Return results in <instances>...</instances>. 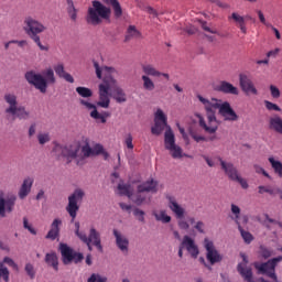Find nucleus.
Listing matches in <instances>:
<instances>
[{"instance_id":"393cba45","label":"nucleus","mask_w":282,"mask_h":282,"mask_svg":"<svg viewBox=\"0 0 282 282\" xmlns=\"http://www.w3.org/2000/svg\"><path fill=\"white\" fill-rule=\"evenodd\" d=\"M217 91H220L221 94H230L231 96H239V88L235 87L232 84L223 80L217 86Z\"/></svg>"},{"instance_id":"c85d7f7f","label":"nucleus","mask_w":282,"mask_h":282,"mask_svg":"<svg viewBox=\"0 0 282 282\" xmlns=\"http://www.w3.org/2000/svg\"><path fill=\"white\" fill-rule=\"evenodd\" d=\"M54 72L59 78H64L66 83H74V77L72 74L65 72V66L63 64H57L54 66Z\"/></svg>"},{"instance_id":"13d9d810","label":"nucleus","mask_w":282,"mask_h":282,"mask_svg":"<svg viewBox=\"0 0 282 282\" xmlns=\"http://www.w3.org/2000/svg\"><path fill=\"white\" fill-rule=\"evenodd\" d=\"M270 93L272 98H281V90H279V88L274 85L270 86Z\"/></svg>"},{"instance_id":"cd10ccee","label":"nucleus","mask_w":282,"mask_h":282,"mask_svg":"<svg viewBox=\"0 0 282 282\" xmlns=\"http://www.w3.org/2000/svg\"><path fill=\"white\" fill-rule=\"evenodd\" d=\"M269 129L280 133L282 135V118L279 115H275L269 119Z\"/></svg>"},{"instance_id":"774afa93","label":"nucleus","mask_w":282,"mask_h":282,"mask_svg":"<svg viewBox=\"0 0 282 282\" xmlns=\"http://www.w3.org/2000/svg\"><path fill=\"white\" fill-rule=\"evenodd\" d=\"M261 254L264 259H270L272 257V251L267 248L261 247Z\"/></svg>"},{"instance_id":"3c124183","label":"nucleus","mask_w":282,"mask_h":282,"mask_svg":"<svg viewBox=\"0 0 282 282\" xmlns=\"http://www.w3.org/2000/svg\"><path fill=\"white\" fill-rule=\"evenodd\" d=\"M3 265H10V268H13V270H19V264H17V262H14V260H12V258L10 257H4L3 261H2Z\"/></svg>"},{"instance_id":"37998d69","label":"nucleus","mask_w":282,"mask_h":282,"mask_svg":"<svg viewBox=\"0 0 282 282\" xmlns=\"http://www.w3.org/2000/svg\"><path fill=\"white\" fill-rule=\"evenodd\" d=\"M76 91L79 96H82V98H91L94 96L91 89L87 87L79 86L76 88Z\"/></svg>"},{"instance_id":"c756f323","label":"nucleus","mask_w":282,"mask_h":282,"mask_svg":"<svg viewBox=\"0 0 282 282\" xmlns=\"http://www.w3.org/2000/svg\"><path fill=\"white\" fill-rule=\"evenodd\" d=\"M229 19H232V21H235V23L238 25L242 34H248V28L246 26V18L239 15V13L237 12H234L231 13V17H229Z\"/></svg>"},{"instance_id":"f8f14e48","label":"nucleus","mask_w":282,"mask_h":282,"mask_svg":"<svg viewBox=\"0 0 282 282\" xmlns=\"http://www.w3.org/2000/svg\"><path fill=\"white\" fill-rule=\"evenodd\" d=\"M63 158H66L68 162H72V160H76L77 166H83V164H85V156H83V147L80 145L64 147Z\"/></svg>"},{"instance_id":"5fc2aeb1","label":"nucleus","mask_w":282,"mask_h":282,"mask_svg":"<svg viewBox=\"0 0 282 282\" xmlns=\"http://www.w3.org/2000/svg\"><path fill=\"white\" fill-rule=\"evenodd\" d=\"M23 228H25V230H29V232H31V235H36V229H34V227H32V225H30V223L28 221V218H23Z\"/></svg>"},{"instance_id":"1a4fd4ad","label":"nucleus","mask_w":282,"mask_h":282,"mask_svg":"<svg viewBox=\"0 0 282 282\" xmlns=\"http://www.w3.org/2000/svg\"><path fill=\"white\" fill-rule=\"evenodd\" d=\"M83 197H85V192L80 188L75 189L74 193L68 196L66 212L69 217H72V224H74L76 216L78 215V210H80V206L78 204L83 202Z\"/></svg>"},{"instance_id":"a18cd8bd","label":"nucleus","mask_w":282,"mask_h":282,"mask_svg":"<svg viewBox=\"0 0 282 282\" xmlns=\"http://www.w3.org/2000/svg\"><path fill=\"white\" fill-rule=\"evenodd\" d=\"M123 144L127 147L129 151H133V135L128 133L123 140Z\"/></svg>"},{"instance_id":"4c0bfd02","label":"nucleus","mask_w":282,"mask_h":282,"mask_svg":"<svg viewBox=\"0 0 282 282\" xmlns=\"http://www.w3.org/2000/svg\"><path fill=\"white\" fill-rule=\"evenodd\" d=\"M269 162H270L271 169H273L275 175H278V177H282V162L273 159V156L269 158Z\"/></svg>"},{"instance_id":"473e14b6","label":"nucleus","mask_w":282,"mask_h":282,"mask_svg":"<svg viewBox=\"0 0 282 282\" xmlns=\"http://www.w3.org/2000/svg\"><path fill=\"white\" fill-rule=\"evenodd\" d=\"M112 87V98H115L116 102H127V93H124V89L116 85Z\"/></svg>"},{"instance_id":"de8ad7c7","label":"nucleus","mask_w":282,"mask_h":282,"mask_svg":"<svg viewBox=\"0 0 282 282\" xmlns=\"http://www.w3.org/2000/svg\"><path fill=\"white\" fill-rule=\"evenodd\" d=\"M253 169L259 175H263L264 177H268V180H272V176H270V174L262 166L254 164Z\"/></svg>"},{"instance_id":"6ab92c4d","label":"nucleus","mask_w":282,"mask_h":282,"mask_svg":"<svg viewBox=\"0 0 282 282\" xmlns=\"http://www.w3.org/2000/svg\"><path fill=\"white\" fill-rule=\"evenodd\" d=\"M181 245L185 250H187L192 259H197V257H199V247H197L195 240L189 236H184Z\"/></svg>"},{"instance_id":"0eeeda50","label":"nucleus","mask_w":282,"mask_h":282,"mask_svg":"<svg viewBox=\"0 0 282 282\" xmlns=\"http://www.w3.org/2000/svg\"><path fill=\"white\" fill-rule=\"evenodd\" d=\"M166 199L169 202L170 210H172V213L175 215V218L177 219L178 228L181 230H188L191 225L193 226V224H195V217L188 216L187 218H184L186 215V209L177 203L175 196L167 195Z\"/></svg>"},{"instance_id":"2f4dec72","label":"nucleus","mask_w":282,"mask_h":282,"mask_svg":"<svg viewBox=\"0 0 282 282\" xmlns=\"http://www.w3.org/2000/svg\"><path fill=\"white\" fill-rule=\"evenodd\" d=\"M106 6H111L115 14V19H120L122 17V6L118 0H102Z\"/></svg>"},{"instance_id":"a878e982","label":"nucleus","mask_w":282,"mask_h":282,"mask_svg":"<svg viewBox=\"0 0 282 282\" xmlns=\"http://www.w3.org/2000/svg\"><path fill=\"white\" fill-rule=\"evenodd\" d=\"M137 191L139 193H158V181L151 178L140 185H138Z\"/></svg>"},{"instance_id":"0e129e2a","label":"nucleus","mask_w":282,"mask_h":282,"mask_svg":"<svg viewBox=\"0 0 282 282\" xmlns=\"http://www.w3.org/2000/svg\"><path fill=\"white\" fill-rule=\"evenodd\" d=\"M191 137L193 138V140H195V142H206V137L199 135L195 132L191 133Z\"/></svg>"},{"instance_id":"a211bd4d","label":"nucleus","mask_w":282,"mask_h":282,"mask_svg":"<svg viewBox=\"0 0 282 282\" xmlns=\"http://www.w3.org/2000/svg\"><path fill=\"white\" fill-rule=\"evenodd\" d=\"M181 245L185 250H187L192 259H197V257H199V247H197L195 240L189 236H184Z\"/></svg>"},{"instance_id":"69168bd1","label":"nucleus","mask_w":282,"mask_h":282,"mask_svg":"<svg viewBox=\"0 0 282 282\" xmlns=\"http://www.w3.org/2000/svg\"><path fill=\"white\" fill-rule=\"evenodd\" d=\"M257 13L260 19V22H262L263 25H267V28L272 26V24H268V22L265 21V15H263V12L261 10H258Z\"/></svg>"},{"instance_id":"79ce46f5","label":"nucleus","mask_w":282,"mask_h":282,"mask_svg":"<svg viewBox=\"0 0 282 282\" xmlns=\"http://www.w3.org/2000/svg\"><path fill=\"white\" fill-rule=\"evenodd\" d=\"M153 215L156 221H162V224H170L171 221V216H169L165 210H161L159 214L154 213Z\"/></svg>"},{"instance_id":"864d4df0","label":"nucleus","mask_w":282,"mask_h":282,"mask_svg":"<svg viewBox=\"0 0 282 282\" xmlns=\"http://www.w3.org/2000/svg\"><path fill=\"white\" fill-rule=\"evenodd\" d=\"M231 213L235 215L236 224L239 225V215H241V208L235 204H231Z\"/></svg>"},{"instance_id":"49530a36","label":"nucleus","mask_w":282,"mask_h":282,"mask_svg":"<svg viewBox=\"0 0 282 282\" xmlns=\"http://www.w3.org/2000/svg\"><path fill=\"white\" fill-rule=\"evenodd\" d=\"M264 107L268 111H281V107L272 101L264 100Z\"/></svg>"},{"instance_id":"dca6fc26","label":"nucleus","mask_w":282,"mask_h":282,"mask_svg":"<svg viewBox=\"0 0 282 282\" xmlns=\"http://www.w3.org/2000/svg\"><path fill=\"white\" fill-rule=\"evenodd\" d=\"M239 83L245 94H252L253 96H257L259 94V90H257V87H254V83H252V79L248 77V75L240 74Z\"/></svg>"},{"instance_id":"6e6552de","label":"nucleus","mask_w":282,"mask_h":282,"mask_svg":"<svg viewBox=\"0 0 282 282\" xmlns=\"http://www.w3.org/2000/svg\"><path fill=\"white\" fill-rule=\"evenodd\" d=\"M4 102L9 106L4 110L8 120H10V116L12 117V120H17V118L19 120H28V118H30V111H26L25 107L19 106L17 95L7 93L4 95Z\"/></svg>"},{"instance_id":"052dcab7","label":"nucleus","mask_w":282,"mask_h":282,"mask_svg":"<svg viewBox=\"0 0 282 282\" xmlns=\"http://www.w3.org/2000/svg\"><path fill=\"white\" fill-rule=\"evenodd\" d=\"M75 235L78 237V239H83V236H85V231H80V223H75Z\"/></svg>"},{"instance_id":"412c9836","label":"nucleus","mask_w":282,"mask_h":282,"mask_svg":"<svg viewBox=\"0 0 282 282\" xmlns=\"http://www.w3.org/2000/svg\"><path fill=\"white\" fill-rule=\"evenodd\" d=\"M80 105H83L85 108L87 109H93L90 112V118H93L94 120H100L101 124L107 123V119H105L104 115L98 112V109L96 108V105L85 100V99H80L79 100Z\"/></svg>"},{"instance_id":"e2e57ef3","label":"nucleus","mask_w":282,"mask_h":282,"mask_svg":"<svg viewBox=\"0 0 282 282\" xmlns=\"http://www.w3.org/2000/svg\"><path fill=\"white\" fill-rule=\"evenodd\" d=\"M13 45H18V47H28V40H12Z\"/></svg>"},{"instance_id":"7c9ffc66","label":"nucleus","mask_w":282,"mask_h":282,"mask_svg":"<svg viewBox=\"0 0 282 282\" xmlns=\"http://www.w3.org/2000/svg\"><path fill=\"white\" fill-rule=\"evenodd\" d=\"M66 11L67 14L74 23L78 20V9H76V6L74 4V0H66Z\"/></svg>"},{"instance_id":"a19ab883","label":"nucleus","mask_w":282,"mask_h":282,"mask_svg":"<svg viewBox=\"0 0 282 282\" xmlns=\"http://www.w3.org/2000/svg\"><path fill=\"white\" fill-rule=\"evenodd\" d=\"M10 282V270H8V267L3 264V262H0V281Z\"/></svg>"},{"instance_id":"8fccbe9b","label":"nucleus","mask_w":282,"mask_h":282,"mask_svg":"<svg viewBox=\"0 0 282 282\" xmlns=\"http://www.w3.org/2000/svg\"><path fill=\"white\" fill-rule=\"evenodd\" d=\"M51 138H50V133H39L37 134V141L39 144H47V142H50Z\"/></svg>"},{"instance_id":"2eb2a0df","label":"nucleus","mask_w":282,"mask_h":282,"mask_svg":"<svg viewBox=\"0 0 282 282\" xmlns=\"http://www.w3.org/2000/svg\"><path fill=\"white\" fill-rule=\"evenodd\" d=\"M17 204V195L10 194L6 198L0 196V217H6V213H12Z\"/></svg>"},{"instance_id":"bb28decb","label":"nucleus","mask_w":282,"mask_h":282,"mask_svg":"<svg viewBox=\"0 0 282 282\" xmlns=\"http://www.w3.org/2000/svg\"><path fill=\"white\" fill-rule=\"evenodd\" d=\"M141 69L143 72V76H148L151 78H160L162 76V72L158 70V68H155V66H153L152 64H143L141 66Z\"/></svg>"},{"instance_id":"aec40b11","label":"nucleus","mask_w":282,"mask_h":282,"mask_svg":"<svg viewBox=\"0 0 282 282\" xmlns=\"http://www.w3.org/2000/svg\"><path fill=\"white\" fill-rule=\"evenodd\" d=\"M113 237L116 238V246L120 249L122 254H129V238L120 234L118 229H113Z\"/></svg>"},{"instance_id":"6e6d98bb","label":"nucleus","mask_w":282,"mask_h":282,"mask_svg":"<svg viewBox=\"0 0 282 282\" xmlns=\"http://www.w3.org/2000/svg\"><path fill=\"white\" fill-rule=\"evenodd\" d=\"M258 193L260 195H263V193H268L269 195H274V189L268 187V186H263V185H260L258 187Z\"/></svg>"},{"instance_id":"f03ea898","label":"nucleus","mask_w":282,"mask_h":282,"mask_svg":"<svg viewBox=\"0 0 282 282\" xmlns=\"http://www.w3.org/2000/svg\"><path fill=\"white\" fill-rule=\"evenodd\" d=\"M164 129H166L164 133V147L166 151H170L174 160H182V158H184V151L175 143V133H173V130L167 126L166 115L159 108L154 113V127L151 128V133L153 135H161Z\"/></svg>"},{"instance_id":"e433bc0d","label":"nucleus","mask_w":282,"mask_h":282,"mask_svg":"<svg viewBox=\"0 0 282 282\" xmlns=\"http://www.w3.org/2000/svg\"><path fill=\"white\" fill-rule=\"evenodd\" d=\"M141 80H142V87L145 91H154L155 89V82H153L152 78H150L147 75H142L141 76Z\"/></svg>"},{"instance_id":"58836bf2","label":"nucleus","mask_w":282,"mask_h":282,"mask_svg":"<svg viewBox=\"0 0 282 282\" xmlns=\"http://www.w3.org/2000/svg\"><path fill=\"white\" fill-rule=\"evenodd\" d=\"M142 193H144V192H139L138 189H137L135 194L132 193V197L130 199L137 206H142L144 204V202H147V196L143 195Z\"/></svg>"},{"instance_id":"09e8293b","label":"nucleus","mask_w":282,"mask_h":282,"mask_svg":"<svg viewBox=\"0 0 282 282\" xmlns=\"http://www.w3.org/2000/svg\"><path fill=\"white\" fill-rule=\"evenodd\" d=\"M53 153H55L57 158H63L65 153V147L56 143L55 147L53 148Z\"/></svg>"},{"instance_id":"f257e3e1","label":"nucleus","mask_w":282,"mask_h":282,"mask_svg":"<svg viewBox=\"0 0 282 282\" xmlns=\"http://www.w3.org/2000/svg\"><path fill=\"white\" fill-rule=\"evenodd\" d=\"M197 98L199 102L204 105L206 111L208 124L206 123L204 117H202V115H198L199 127L204 129L206 133H217V109L223 118H225V120H228L229 122H237V120H239V116L237 115V112H235V109H232L230 102L224 101L221 104V99H206L202 95H197Z\"/></svg>"},{"instance_id":"9d476101","label":"nucleus","mask_w":282,"mask_h":282,"mask_svg":"<svg viewBox=\"0 0 282 282\" xmlns=\"http://www.w3.org/2000/svg\"><path fill=\"white\" fill-rule=\"evenodd\" d=\"M59 250H61L64 265H69V263H72V261H74V263H80V261H83V259H85V256H83V253L74 252V249H72L66 243H61Z\"/></svg>"},{"instance_id":"4be33fe9","label":"nucleus","mask_w":282,"mask_h":282,"mask_svg":"<svg viewBox=\"0 0 282 282\" xmlns=\"http://www.w3.org/2000/svg\"><path fill=\"white\" fill-rule=\"evenodd\" d=\"M80 105H83L85 108L87 109H93L90 112V118H93L94 120H100L101 124L107 123V119H105L104 115L98 112V109L96 108V105L85 100V99H80L79 100Z\"/></svg>"},{"instance_id":"423d86ee","label":"nucleus","mask_w":282,"mask_h":282,"mask_svg":"<svg viewBox=\"0 0 282 282\" xmlns=\"http://www.w3.org/2000/svg\"><path fill=\"white\" fill-rule=\"evenodd\" d=\"M23 30L31 41L35 42L42 52H47L50 50V47L41 43V36L39 34H43V32L47 30V26H45V24H43L41 21L34 19L32 15H29L24 18Z\"/></svg>"},{"instance_id":"20e7f679","label":"nucleus","mask_w":282,"mask_h":282,"mask_svg":"<svg viewBox=\"0 0 282 282\" xmlns=\"http://www.w3.org/2000/svg\"><path fill=\"white\" fill-rule=\"evenodd\" d=\"M24 78L29 85H33L41 94H47V86L56 83L54 69L52 68H47L43 75L34 70H29L25 73Z\"/></svg>"},{"instance_id":"7ed1b4c3","label":"nucleus","mask_w":282,"mask_h":282,"mask_svg":"<svg viewBox=\"0 0 282 282\" xmlns=\"http://www.w3.org/2000/svg\"><path fill=\"white\" fill-rule=\"evenodd\" d=\"M94 67L97 78H104V82L99 85V100L97 101V107H101V109H109V105H111L109 90L118 84V82L113 78L116 68L109 66L100 67L98 62H94Z\"/></svg>"},{"instance_id":"bf43d9fd","label":"nucleus","mask_w":282,"mask_h":282,"mask_svg":"<svg viewBox=\"0 0 282 282\" xmlns=\"http://www.w3.org/2000/svg\"><path fill=\"white\" fill-rule=\"evenodd\" d=\"M234 182H238L240 184L241 188H248V181L246 178L241 177V174L237 176V178Z\"/></svg>"},{"instance_id":"4468645a","label":"nucleus","mask_w":282,"mask_h":282,"mask_svg":"<svg viewBox=\"0 0 282 282\" xmlns=\"http://www.w3.org/2000/svg\"><path fill=\"white\" fill-rule=\"evenodd\" d=\"M80 241H83V243H91L98 250V252H104L102 239L100 238V232L96 230V228L94 227L90 228L88 236L87 234L82 236Z\"/></svg>"},{"instance_id":"b1692460","label":"nucleus","mask_w":282,"mask_h":282,"mask_svg":"<svg viewBox=\"0 0 282 282\" xmlns=\"http://www.w3.org/2000/svg\"><path fill=\"white\" fill-rule=\"evenodd\" d=\"M63 221L58 218H55L51 225V229L48 230L45 239H51V241H55L57 237L61 235V225Z\"/></svg>"},{"instance_id":"f704fd0d","label":"nucleus","mask_w":282,"mask_h":282,"mask_svg":"<svg viewBox=\"0 0 282 282\" xmlns=\"http://www.w3.org/2000/svg\"><path fill=\"white\" fill-rule=\"evenodd\" d=\"M45 263L58 272V256H56V252L46 253Z\"/></svg>"},{"instance_id":"ea45409f","label":"nucleus","mask_w":282,"mask_h":282,"mask_svg":"<svg viewBox=\"0 0 282 282\" xmlns=\"http://www.w3.org/2000/svg\"><path fill=\"white\" fill-rule=\"evenodd\" d=\"M238 230L245 243H252V241L254 240V237L252 236V234H250V231L243 230V227H241V225H238Z\"/></svg>"},{"instance_id":"ddd939ff","label":"nucleus","mask_w":282,"mask_h":282,"mask_svg":"<svg viewBox=\"0 0 282 282\" xmlns=\"http://www.w3.org/2000/svg\"><path fill=\"white\" fill-rule=\"evenodd\" d=\"M204 248L206 250V259L210 263V265H215V263H221L224 257L217 248H215V243L208 238L204 239Z\"/></svg>"},{"instance_id":"603ef678","label":"nucleus","mask_w":282,"mask_h":282,"mask_svg":"<svg viewBox=\"0 0 282 282\" xmlns=\"http://www.w3.org/2000/svg\"><path fill=\"white\" fill-rule=\"evenodd\" d=\"M87 282H107V278L100 276V274L93 273L90 278H88Z\"/></svg>"},{"instance_id":"5701e85b","label":"nucleus","mask_w":282,"mask_h":282,"mask_svg":"<svg viewBox=\"0 0 282 282\" xmlns=\"http://www.w3.org/2000/svg\"><path fill=\"white\" fill-rule=\"evenodd\" d=\"M34 184V178L26 177L23 180L22 185L20 186V189L18 192V197L20 199H25L30 193H32V186Z\"/></svg>"},{"instance_id":"39448f33","label":"nucleus","mask_w":282,"mask_h":282,"mask_svg":"<svg viewBox=\"0 0 282 282\" xmlns=\"http://www.w3.org/2000/svg\"><path fill=\"white\" fill-rule=\"evenodd\" d=\"M86 14V23L88 25H102V21H111V8L105 6L98 0L91 2Z\"/></svg>"},{"instance_id":"c03bdc74","label":"nucleus","mask_w":282,"mask_h":282,"mask_svg":"<svg viewBox=\"0 0 282 282\" xmlns=\"http://www.w3.org/2000/svg\"><path fill=\"white\" fill-rule=\"evenodd\" d=\"M24 272L28 274V276L31 279V280H34L36 278V269H34V264L28 262L25 265H24Z\"/></svg>"},{"instance_id":"c9c22d12","label":"nucleus","mask_w":282,"mask_h":282,"mask_svg":"<svg viewBox=\"0 0 282 282\" xmlns=\"http://www.w3.org/2000/svg\"><path fill=\"white\" fill-rule=\"evenodd\" d=\"M117 188H118L119 195H121V196L123 195L129 199H131V197H133V189L131 188L130 184L119 183Z\"/></svg>"},{"instance_id":"680f3d73","label":"nucleus","mask_w":282,"mask_h":282,"mask_svg":"<svg viewBox=\"0 0 282 282\" xmlns=\"http://www.w3.org/2000/svg\"><path fill=\"white\" fill-rule=\"evenodd\" d=\"M133 215L134 217H138L139 221H144V210H141L140 208H134Z\"/></svg>"},{"instance_id":"4d7b16f0","label":"nucleus","mask_w":282,"mask_h":282,"mask_svg":"<svg viewBox=\"0 0 282 282\" xmlns=\"http://www.w3.org/2000/svg\"><path fill=\"white\" fill-rule=\"evenodd\" d=\"M206 225H204V221L198 220L195 225H194V229L197 230V232H199L200 235H204L206 232V230L204 229Z\"/></svg>"},{"instance_id":"9b49d317","label":"nucleus","mask_w":282,"mask_h":282,"mask_svg":"<svg viewBox=\"0 0 282 282\" xmlns=\"http://www.w3.org/2000/svg\"><path fill=\"white\" fill-rule=\"evenodd\" d=\"M83 158H95V155H102L105 160H109V153L105 151L102 144L97 143L93 148L89 145V140L86 139L85 144L82 147Z\"/></svg>"},{"instance_id":"338daca9","label":"nucleus","mask_w":282,"mask_h":282,"mask_svg":"<svg viewBox=\"0 0 282 282\" xmlns=\"http://www.w3.org/2000/svg\"><path fill=\"white\" fill-rule=\"evenodd\" d=\"M202 29L210 34H217V30H212L206 22H200Z\"/></svg>"},{"instance_id":"f3484780","label":"nucleus","mask_w":282,"mask_h":282,"mask_svg":"<svg viewBox=\"0 0 282 282\" xmlns=\"http://www.w3.org/2000/svg\"><path fill=\"white\" fill-rule=\"evenodd\" d=\"M218 160L220 162L221 171H224L225 175H227V177L231 180V182H235L237 180V176L240 175L237 166H235L232 162L224 161L221 158H218Z\"/></svg>"},{"instance_id":"72a5a7b5","label":"nucleus","mask_w":282,"mask_h":282,"mask_svg":"<svg viewBox=\"0 0 282 282\" xmlns=\"http://www.w3.org/2000/svg\"><path fill=\"white\" fill-rule=\"evenodd\" d=\"M140 36H142V33L135 28V25H129L124 36V42L129 43V41L140 39Z\"/></svg>"}]
</instances>
